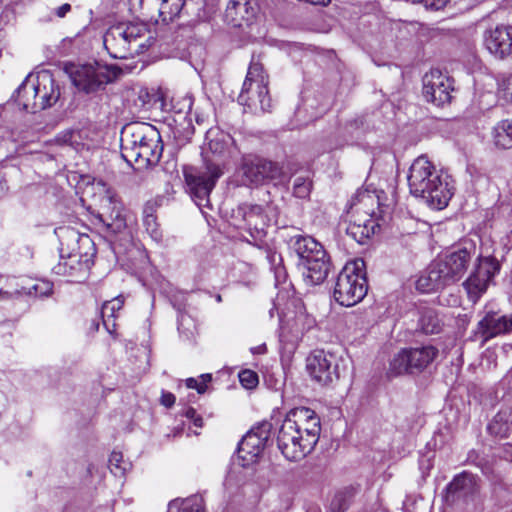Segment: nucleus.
<instances>
[{
  "instance_id": "1",
  "label": "nucleus",
  "mask_w": 512,
  "mask_h": 512,
  "mask_svg": "<svg viewBox=\"0 0 512 512\" xmlns=\"http://www.w3.org/2000/svg\"><path fill=\"white\" fill-rule=\"evenodd\" d=\"M205 145L207 149L202 152L203 166H187L183 169L191 199L204 215L207 214L206 209H212L210 193L223 175L226 163L240 153L234 138L219 127H212L206 132Z\"/></svg>"
},
{
  "instance_id": "2",
  "label": "nucleus",
  "mask_w": 512,
  "mask_h": 512,
  "mask_svg": "<svg viewBox=\"0 0 512 512\" xmlns=\"http://www.w3.org/2000/svg\"><path fill=\"white\" fill-rule=\"evenodd\" d=\"M317 414L307 407L290 410L278 430L277 446L289 461H299L313 451L320 437Z\"/></svg>"
},
{
  "instance_id": "3",
  "label": "nucleus",
  "mask_w": 512,
  "mask_h": 512,
  "mask_svg": "<svg viewBox=\"0 0 512 512\" xmlns=\"http://www.w3.org/2000/svg\"><path fill=\"white\" fill-rule=\"evenodd\" d=\"M410 193L421 198L432 209L441 210L451 200L454 187L450 177L437 169L427 156L417 157L408 174Z\"/></svg>"
},
{
  "instance_id": "4",
  "label": "nucleus",
  "mask_w": 512,
  "mask_h": 512,
  "mask_svg": "<svg viewBox=\"0 0 512 512\" xmlns=\"http://www.w3.org/2000/svg\"><path fill=\"white\" fill-rule=\"evenodd\" d=\"M163 143L160 132L149 123L135 122L124 126L121 132V155L137 169L155 166L161 159Z\"/></svg>"
},
{
  "instance_id": "5",
  "label": "nucleus",
  "mask_w": 512,
  "mask_h": 512,
  "mask_svg": "<svg viewBox=\"0 0 512 512\" xmlns=\"http://www.w3.org/2000/svg\"><path fill=\"white\" fill-rule=\"evenodd\" d=\"M19 107L36 113L53 106L60 97V87L53 75L43 70L28 74L12 96Z\"/></svg>"
},
{
  "instance_id": "6",
  "label": "nucleus",
  "mask_w": 512,
  "mask_h": 512,
  "mask_svg": "<svg viewBox=\"0 0 512 512\" xmlns=\"http://www.w3.org/2000/svg\"><path fill=\"white\" fill-rule=\"evenodd\" d=\"M378 204V197L367 190L357 191L352 197L347 210L349 224L346 231L357 243L365 244L379 229V224L374 218Z\"/></svg>"
},
{
  "instance_id": "7",
  "label": "nucleus",
  "mask_w": 512,
  "mask_h": 512,
  "mask_svg": "<svg viewBox=\"0 0 512 512\" xmlns=\"http://www.w3.org/2000/svg\"><path fill=\"white\" fill-rule=\"evenodd\" d=\"M367 292V268L364 258H352L337 277L333 297L341 306L351 307L361 302Z\"/></svg>"
},
{
  "instance_id": "8",
  "label": "nucleus",
  "mask_w": 512,
  "mask_h": 512,
  "mask_svg": "<svg viewBox=\"0 0 512 512\" xmlns=\"http://www.w3.org/2000/svg\"><path fill=\"white\" fill-rule=\"evenodd\" d=\"M238 102L251 110L260 109L262 112L269 111L271 108L268 75L264 72L263 65L255 56L251 59L242 90L238 96Z\"/></svg>"
},
{
  "instance_id": "9",
  "label": "nucleus",
  "mask_w": 512,
  "mask_h": 512,
  "mask_svg": "<svg viewBox=\"0 0 512 512\" xmlns=\"http://www.w3.org/2000/svg\"><path fill=\"white\" fill-rule=\"evenodd\" d=\"M438 354L439 350L430 344L402 349L392 358L389 372L392 375L420 373L434 362Z\"/></svg>"
},
{
  "instance_id": "10",
  "label": "nucleus",
  "mask_w": 512,
  "mask_h": 512,
  "mask_svg": "<svg viewBox=\"0 0 512 512\" xmlns=\"http://www.w3.org/2000/svg\"><path fill=\"white\" fill-rule=\"evenodd\" d=\"M66 71L75 87L86 94L103 89L105 85L112 81L108 66L98 62L72 64L66 68Z\"/></svg>"
},
{
  "instance_id": "11",
  "label": "nucleus",
  "mask_w": 512,
  "mask_h": 512,
  "mask_svg": "<svg viewBox=\"0 0 512 512\" xmlns=\"http://www.w3.org/2000/svg\"><path fill=\"white\" fill-rule=\"evenodd\" d=\"M240 169L245 185H260L266 180H280L284 176L283 167L278 162L252 154L243 156Z\"/></svg>"
},
{
  "instance_id": "12",
  "label": "nucleus",
  "mask_w": 512,
  "mask_h": 512,
  "mask_svg": "<svg viewBox=\"0 0 512 512\" xmlns=\"http://www.w3.org/2000/svg\"><path fill=\"white\" fill-rule=\"evenodd\" d=\"M501 266L497 258H476L473 270L464 282L471 301L477 302L486 292L493 277L500 272Z\"/></svg>"
},
{
  "instance_id": "13",
  "label": "nucleus",
  "mask_w": 512,
  "mask_h": 512,
  "mask_svg": "<svg viewBox=\"0 0 512 512\" xmlns=\"http://www.w3.org/2000/svg\"><path fill=\"white\" fill-rule=\"evenodd\" d=\"M310 376L321 385H329L340 378L339 359L324 350H315L307 358Z\"/></svg>"
},
{
  "instance_id": "14",
  "label": "nucleus",
  "mask_w": 512,
  "mask_h": 512,
  "mask_svg": "<svg viewBox=\"0 0 512 512\" xmlns=\"http://www.w3.org/2000/svg\"><path fill=\"white\" fill-rule=\"evenodd\" d=\"M424 98L436 106H443L451 101L454 91L453 80L438 69H431L422 79Z\"/></svg>"
},
{
  "instance_id": "15",
  "label": "nucleus",
  "mask_w": 512,
  "mask_h": 512,
  "mask_svg": "<svg viewBox=\"0 0 512 512\" xmlns=\"http://www.w3.org/2000/svg\"><path fill=\"white\" fill-rule=\"evenodd\" d=\"M102 186L105 188V194L101 198V211L96 216V219L105 227L107 232L113 234L122 233L126 228L122 204L111 189L106 188L105 184H102Z\"/></svg>"
},
{
  "instance_id": "16",
  "label": "nucleus",
  "mask_w": 512,
  "mask_h": 512,
  "mask_svg": "<svg viewBox=\"0 0 512 512\" xmlns=\"http://www.w3.org/2000/svg\"><path fill=\"white\" fill-rule=\"evenodd\" d=\"M271 424L263 422L253 427L238 444V456L247 464L256 461L269 437Z\"/></svg>"
},
{
  "instance_id": "17",
  "label": "nucleus",
  "mask_w": 512,
  "mask_h": 512,
  "mask_svg": "<svg viewBox=\"0 0 512 512\" xmlns=\"http://www.w3.org/2000/svg\"><path fill=\"white\" fill-rule=\"evenodd\" d=\"M511 30V26L497 25L484 32V46L490 54L498 59H504L512 54Z\"/></svg>"
},
{
  "instance_id": "18",
  "label": "nucleus",
  "mask_w": 512,
  "mask_h": 512,
  "mask_svg": "<svg viewBox=\"0 0 512 512\" xmlns=\"http://www.w3.org/2000/svg\"><path fill=\"white\" fill-rule=\"evenodd\" d=\"M93 265V258H60L53 271L57 275L68 277L71 282L80 283L87 279Z\"/></svg>"
},
{
  "instance_id": "19",
  "label": "nucleus",
  "mask_w": 512,
  "mask_h": 512,
  "mask_svg": "<svg viewBox=\"0 0 512 512\" xmlns=\"http://www.w3.org/2000/svg\"><path fill=\"white\" fill-rule=\"evenodd\" d=\"M297 267L307 284L319 285L327 278L331 262L330 258H299Z\"/></svg>"
},
{
  "instance_id": "20",
  "label": "nucleus",
  "mask_w": 512,
  "mask_h": 512,
  "mask_svg": "<svg viewBox=\"0 0 512 512\" xmlns=\"http://www.w3.org/2000/svg\"><path fill=\"white\" fill-rule=\"evenodd\" d=\"M430 267L434 277H438L444 285L458 280L467 267L466 258H437Z\"/></svg>"
},
{
  "instance_id": "21",
  "label": "nucleus",
  "mask_w": 512,
  "mask_h": 512,
  "mask_svg": "<svg viewBox=\"0 0 512 512\" xmlns=\"http://www.w3.org/2000/svg\"><path fill=\"white\" fill-rule=\"evenodd\" d=\"M123 33L122 25H117L108 29L104 35V46L115 59H127L132 55V47Z\"/></svg>"
},
{
  "instance_id": "22",
  "label": "nucleus",
  "mask_w": 512,
  "mask_h": 512,
  "mask_svg": "<svg viewBox=\"0 0 512 512\" xmlns=\"http://www.w3.org/2000/svg\"><path fill=\"white\" fill-rule=\"evenodd\" d=\"M257 3L255 0H230L225 16L234 26H242L243 23L249 24L257 13Z\"/></svg>"
},
{
  "instance_id": "23",
  "label": "nucleus",
  "mask_w": 512,
  "mask_h": 512,
  "mask_svg": "<svg viewBox=\"0 0 512 512\" xmlns=\"http://www.w3.org/2000/svg\"><path fill=\"white\" fill-rule=\"evenodd\" d=\"M478 329L485 342L497 335L512 330V315H499L496 312H489L478 323Z\"/></svg>"
},
{
  "instance_id": "24",
  "label": "nucleus",
  "mask_w": 512,
  "mask_h": 512,
  "mask_svg": "<svg viewBox=\"0 0 512 512\" xmlns=\"http://www.w3.org/2000/svg\"><path fill=\"white\" fill-rule=\"evenodd\" d=\"M270 219L260 205H249L246 217V231L252 238L257 239L265 235Z\"/></svg>"
},
{
  "instance_id": "25",
  "label": "nucleus",
  "mask_w": 512,
  "mask_h": 512,
  "mask_svg": "<svg viewBox=\"0 0 512 512\" xmlns=\"http://www.w3.org/2000/svg\"><path fill=\"white\" fill-rule=\"evenodd\" d=\"M288 246L296 256H313L325 253L324 246L309 235H295L291 237Z\"/></svg>"
},
{
  "instance_id": "26",
  "label": "nucleus",
  "mask_w": 512,
  "mask_h": 512,
  "mask_svg": "<svg viewBox=\"0 0 512 512\" xmlns=\"http://www.w3.org/2000/svg\"><path fill=\"white\" fill-rule=\"evenodd\" d=\"M487 428L489 433L495 437L508 438L512 432V408L500 409Z\"/></svg>"
},
{
  "instance_id": "27",
  "label": "nucleus",
  "mask_w": 512,
  "mask_h": 512,
  "mask_svg": "<svg viewBox=\"0 0 512 512\" xmlns=\"http://www.w3.org/2000/svg\"><path fill=\"white\" fill-rule=\"evenodd\" d=\"M124 305V298L122 295H119L113 298L110 301H106L102 305L101 309V317L102 322L107 330V332L111 335H114L116 332V323L115 320L117 318V312L122 309Z\"/></svg>"
},
{
  "instance_id": "28",
  "label": "nucleus",
  "mask_w": 512,
  "mask_h": 512,
  "mask_svg": "<svg viewBox=\"0 0 512 512\" xmlns=\"http://www.w3.org/2000/svg\"><path fill=\"white\" fill-rule=\"evenodd\" d=\"M475 490V479L468 473H461L454 477V479L448 484V494L467 496L472 494Z\"/></svg>"
},
{
  "instance_id": "29",
  "label": "nucleus",
  "mask_w": 512,
  "mask_h": 512,
  "mask_svg": "<svg viewBox=\"0 0 512 512\" xmlns=\"http://www.w3.org/2000/svg\"><path fill=\"white\" fill-rule=\"evenodd\" d=\"M245 476L242 471L232 470L224 481V492L228 500L244 494Z\"/></svg>"
},
{
  "instance_id": "30",
  "label": "nucleus",
  "mask_w": 512,
  "mask_h": 512,
  "mask_svg": "<svg viewBox=\"0 0 512 512\" xmlns=\"http://www.w3.org/2000/svg\"><path fill=\"white\" fill-rule=\"evenodd\" d=\"M419 327L425 334H436L442 329V320L437 311L432 308H423L420 311Z\"/></svg>"
},
{
  "instance_id": "31",
  "label": "nucleus",
  "mask_w": 512,
  "mask_h": 512,
  "mask_svg": "<svg viewBox=\"0 0 512 512\" xmlns=\"http://www.w3.org/2000/svg\"><path fill=\"white\" fill-rule=\"evenodd\" d=\"M494 143L503 149L512 148V120H502L493 130Z\"/></svg>"
},
{
  "instance_id": "32",
  "label": "nucleus",
  "mask_w": 512,
  "mask_h": 512,
  "mask_svg": "<svg viewBox=\"0 0 512 512\" xmlns=\"http://www.w3.org/2000/svg\"><path fill=\"white\" fill-rule=\"evenodd\" d=\"M443 286L445 285L440 282L438 277H434L431 267H429L426 274L421 275L416 281V288L422 293L434 292Z\"/></svg>"
},
{
  "instance_id": "33",
  "label": "nucleus",
  "mask_w": 512,
  "mask_h": 512,
  "mask_svg": "<svg viewBox=\"0 0 512 512\" xmlns=\"http://www.w3.org/2000/svg\"><path fill=\"white\" fill-rule=\"evenodd\" d=\"M249 205H240L231 211L227 222L230 226L238 230H246V217L248 215Z\"/></svg>"
},
{
  "instance_id": "34",
  "label": "nucleus",
  "mask_w": 512,
  "mask_h": 512,
  "mask_svg": "<svg viewBox=\"0 0 512 512\" xmlns=\"http://www.w3.org/2000/svg\"><path fill=\"white\" fill-rule=\"evenodd\" d=\"M109 469L116 477H123L130 464L123 459L121 452L113 451L109 457Z\"/></svg>"
},
{
  "instance_id": "35",
  "label": "nucleus",
  "mask_w": 512,
  "mask_h": 512,
  "mask_svg": "<svg viewBox=\"0 0 512 512\" xmlns=\"http://www.w3.org/2000/svg\"><path fill=\"white\" fill-rule=\"evenodd\" d=\"M55 141L59 145H66L77 151L80 149L81 146H83V144L81 143L80 133L74 130H67L62 133H59L56 136Z\"/></svg>"
},
{
  "instance_id": "36",
  "label": "nucleus",
  "mask_w": 512,
  "mask_h": 512,
  "mask_svg": "<svg viewBox=\"0 0 512 512\" xmlns=\"http://www.w3.org/2000/svg\"><path fill=\"white\" fill-rule=\"evenodd\" d=\"M178 331L186 340L190 341L194 338L196 325L189 315L181 314L179 316Z\"/></svg>"
},
{
  "instance_id": "37",
  "label": "nucleus",
  "mask_w": 512,
  "mask_h": 512,
  "mask_svg": "<svg viewBox=\"0 0 512 512\" xmlns=\"http://www.w3.org/2000/svg\"><path fill=\"white\" fill-rule=\"evenodd\" d=\"M143 225L150 235L152 240L155 242H159L162 239V232L159 228V224L157 223V218L153 213H146L143 218Z\"/></svg>"
},
{
  "instance_id": "38",
  "label": "nucleus",
  "mask_w": 512,
  "mask_h": 512,
  "mask_svg": "<svg viewBox=\"0 0 512 512\" xmlns=\"http://www.w3.org/2000/svg\"><path fill=\"white\" fill-rule=\"evenodd\" d=\"M0 282L3 283L4 287L8 289V291H11L12 297L31 293V289L20 285L19 279L16 277L0 276Z\"/></svg>"
},
{
  "instance_id": "39",
  "label": "nucleus",
  "mask_w": 512,
  "mask_h": 512,
  "mask_svg": "<svg viewBox=\"0 0 512 512\" xmlns=\"http://www.w3.org/2000/svg\"><path fill=\"white\" fill-rule=\"evenodd\" d=\"M145 31L144 26L137 24H129L127 26L122 25V32H124L125 38L129 41L131 47L135 45L136 48L141 47L142 44H137V40L141 37Z\"/></svg>"
},
{
  "instance_id": "40",
  "label": "nucleus",
  "mask_w": 512,
  "mask_h": 512,
  "mask_svg": "<svg viewBox=\"0 0 512 512\" xmlns=\"http://www.w3.org/2000/svg\"><path fill=\"white\" fill-rule=\"evenodd\" d=\"M311 182L308 178L298 176L294 179L293 183V195L300 199H305L310 195Z\"/></svg>"
},
{
  "instance_id": "41",
  "label": "nucleus",
  "mask_w": 512,
  "mask_h": 512,
  "mask_svg": "<svg viewBox=\"0 0 512 512\" xmlns=\"http://www.w3.org/2000/svg\"><path fill=\"white\" fill-rule=\"evenodd\" d=\"M174 508H177L178 512H203L202 506L197 499H187L181 503L180 507L173 501L169 505V512H172Z\"/></svg>"
},
{
  "instance_id": "42",
  "label": "nucleus",
  "mask_w": 512,
  "mask_h": 512,
  "mask_svg": "<svg viewBox=\"0 0 512 512\" xmlns=\"http://www.w3.org/2000/svg\"><path fill=\"white\" fill-rule=\"evenodd\" d=\"M499 99L512 103V75L504 78L498 85Z\"/></svg>"
},
{
  "instance_id": "43",
  "label": "nucleus",
  "mask_w": 512,
  "mask_h": 512,
  "mask_svg": "<svg viewBox=\"0 0 512 512\" xmlns=\"http://www.w3.org/2000/svg\"><path fill=\"white\" fill-rule=\"evenodd\" d=\"M239 381L246 389H253L258 385V375L256 372L246 369L239 373Z\"/></svg>"
},
{
  "instance_id": "44",
  "label": "nucleus",
  "mask_w": 512,
  "mask_h": 512,
  "mask_svg": "<svg viewBox=\"0 0 512 512\" xmlns=\"http://www.w3.org/2000/svg\"><path fill=\"white\" fill-rule=\"evenodd\" d=\"M476 253V247L471 240H463L457 250L450 253L449 256H471Z\"/></svg>"
},
{
  "instance_id": "45",
  "label": "nucleus",
  "mask_w": 512,
  "mask_h": 512,
  "mask_svg": "<svg viewBox=\"0 0 512 512\" xmlns=\"http://www.w3.org/2000/svg\"><path fill=\"white\" fill-rule=\"evenodd\" d=\"M181 107L176 111V114L181 117L183 116L184 119H186L188 114H191L193 100L191 96H185L182 98Z\"/></svg>"
},
{
  "instance_id": "46",
  "label": "nucleus",
  "mask_w": 512,
  "mask_h": 512,
  "mask_svg": "<svg viewBox=\"0 0 512 512\" xmlns=\"http://www.w3.org/2000/svg\"><path fill=\"white\" fill-rule=\"evenodd\" d=\"M271 264L276 266L275 268V279L277 282L285 281L286 280V271L284 267H281L283 263V258H270Z\"/></svg>"
},
{
  "instance_id": "47",
  "label": "nucleus",
  "mask_w": 512,
  "mask_h": 512,
  "mask_svg": "<svg viewBox=\"0 0 512 512\" xmlns=\"http://www.w3.org/2000/svg\"><path fill=\"white\" fill-rule=\"evenodd\" d=\"M183 415L191 420L194 425L198 428L203 427V419L200 415L197 414L196 410L192 407H188L183 411Z\"/></svg>"
},
{
  "instance_id": "48",
  "label": "nucleus",
  "mask_w": 512,
  "mask_h": 512,
  "mask_svg": "<svg viewBox=\"0 0 512 512\" xmlns=\"http://www.w3.org/2000/svg\"><path fill=\"white\" fill-rule=\"evenodd\" d=\"M186 387L188 389H195L199 394L206 392L204 385H202L198 378H188L185 380Z\"/></svg>"
},
{
  "instance_id": "49",
  "label": "nucleus",
  "mask_w": 512,
  "mask_h": 512,
  "mask_svg": "<svg viewBox=\"0 0 512 512\" xmlns=\"http://www.w3.org/2000/svg\"><path fill=\"white\" fill-rule=\"evenodd\" d=\"M175 396L170 392H163L161 395V404L167 408L172 407L175 403Z\"/></svg>"
},
{
  "instance_id": "50",
  "label": "nucleus",
  "mask_w": 512,
  "mask_h": 512,
  "mask_svg": "<svg viewBox=\"0 0 512 512\" xmlns=\"http://www.w3.org/2000/svg\"><path fill=\"white\" fill-rule=\"evenodd\" d=\"M70 11H71V5L68 3H65L55 9V14L59 18H64L67 15V13H69Z\"/></svg>"
},
{
  "instance_id": "51",
  "label": "nucleus",
  "mask_w": 512,
  "mask_h": 512,
  "mask_svg": "<svg viewBox=\"0 0 512 512\" xmlns=\"http://www.w3.org/2000/svg\"><path fill=\"white\" fill-rule=\"evenodd\" d=\"M9 187L4 175L0 174V199L7 195Z\"/></svg>"
},
{
  "instance_id": "52",
  "label": "nucleus",
  "mask_w": 512,
  "mask_h": 512,
  "mask_svg": "<svg viewBox=\"0 0 512 512\" xmlns=\"http://www.w3.org/2000/svg\"><path fill=\"white\" fill-rule=\"evenodd\" d=\"M11 291H8L3 285V283L0 282V301L9 300L12 299Z\"/></svg>"
},
{
  "instance_id": "53",
  "label": "nucleus",
  "mask_w": 512,
  "mask_h": 512,
  "mask_svg": "<svg viewBox=\"0 0 512 512\" xmlns=\"http://www.w3.org/2000/svg\"><path fill=\"white\" fill-rule=\"evenodd\" d=\"M200 383L202 385H204V388L207 390V387H208V383L211 382L212 380V376L211 374H202L198 377Z\"/></svg>"
},
{
  "instance_id": "54",
  "label": "nucleus",
  "mask_w": 512,
  "mask_h": 512,
  "mask_svg": "<svg viewBox=\"0 0 512 512\" xmlns=\"http://www.w3.org/2000/svg\"><path fill=\"white\" fill-rule=\"evenodd\" d=\"M207 118H208L207 114H204L203 112H199V111L195 112V120L198 125L203 124Z\"/></svg>"
},
{
  "instance_id": "55",
  "label": "nucleus",
  "mask_w": 512,
  "mask_h": 512,
  "mask_svg": "<svg viewBox=\"0 0 512 512\" xmlns=\"http://www.w3.org/2000/svg\"><path fill=\"white\" fill-rule=\"evenodd\" d=\"M265 350H266L265 345H260V346H257V347H254L251 349L252 353H254V354H262L265 352Z\"/></svg>"
}]
</instances>
